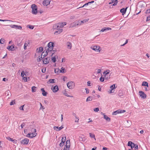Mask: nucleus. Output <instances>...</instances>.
<instances>
[{"instance_id":"e2e57ef3","label":"nucleus","mask_w":150,"mask_h":150,"mask_svg":"<svg viewBox=\"0 0 150 150\" xmlns=\"http://www.w3.org/2000/svg\"><path fill=\"white\" fill-rule=\"evenodd\" d=\"M85 89L86 90V93L87 94L89 93V90L87 88H85Z\"/></svg>"},{"instance_id":"2f4dec72","label":"nucleus","mask_w":150,"mask_h":150,"mask_svg":"<svg viewBox=\"0 0 150 150\" xmlns=\"http://www.w3.org/2000/svg\"><path fill=\"white\" fill-rule=\"evenodd\" d=\"M60 72L62 73H64L66 72L65 69L64 68L62 67L60 70Z\"/></svg>"},{"instance_id":"473e14b6","label":"nucleus","mask_w":150,"mask_h":150,"mask_svg":"<svg viewBox=\"0 0 150 150\" xmlns=\"http://www.w3.org/2000/svg\"><path fill=\"white\" fill-rule=\"evenodd\" d=\"M55 80L54 79H50L49 80L48 82L50 83H52L55 82Z\"/></svg>"},{"instance_id":"bf43d9fd","label":"nucleus","mask_w":150,"mask_h":150,"mask_svg":"<svg viewBox=\"0 0 150 150\" xmlns=\"http://www.w3.org/2000/svg\"><path fill=\"white\" fill-rule=\"evenodd\" d=\"M90 4L89 2H88L87 3H86L85 4L81 7H83L85 6H88V5Z\"/></svg>"},{"instance_id":"72a5a7b5","label":"nucleus","mask_w":150,"mask_h":150,"mask_svg":"<svg viewBox=\"0 0 150 150\" xmlns=\"http://www.w3.org/2000/svg\"><path fill=\"white\" fill-rule=\"evenodd\" d=\"M84 23L83 21H79L78 22V23H77V25H82V24H83V23Z\"/></svg>"},{"instance_id":"f8f14e48","label":"nucleus","mask_w":150,"mask_h":150,"mask_svg":"<svg viewBox=\"0 0 150 150\" xmlns=\"http://www.w3.org/2000/svg\"><path fill=\"white\" fill-rule=\"evenodd\" d=\"M64 127L62 126H61L60 127H58L54 126L53 127L54 129L56 131H59L62 129Z\"/></svg>"},{"instance_id":"f03ea898","label":"nucleus","mask_w":150,"mask_h":150,"mask_svg":"<svg viewBox=\"0 0 150 150\" xmlns=\"http://www.w3.org/2000/svg\"><path fill=\"white\" fill-rule=\"evenodd\" d=\"M61 24H59V23L55 24H54L53 26V28L54 29H56L57 30H58V31H56L54 34H56V33H57L58 32L59 33H61L63 29H59V28H61L60 26H61V25H60Z\"/></svg>"},{"instance_id":"a878e982","label":"nucleus","mask_w":150,"mask_h":150,"mask_svg":"<svg viewBox=\"0 0 150 150\" xmlns=\"http://www.w3.org/2000/svg\"><path fill=\"white\" fill-rule=\"evenodd\" d=\"M104 118L107 121L110 122V119L106 115H104Z\"/></svg>"},{"instance_id":"dca6fc26","label":"nucleus","mask_w":150,"mask_h":150,"mask_svg":"<svg viewBox=\"0 0 150 150\" xmlns=\"http://www.w3.org/2000/svg\"><path fill=\"white\" fill-rule=\"evenodd\" d=\"M7 48L9 50H11L12 51H13L14 50V46H8L7 47Z\"/></svg>"},{"instance_id":"423d86ee","label":"nucleus","mask_w":150,"mask_h":150,"mask_svg":"<svg viewBox=\"0 0 150 150\" xmlns=\"http://www.w3.org/2000/svg\"><path fill=\"white\" fill-rule=\"evenodd\" d=\"M68 87L70 89H73L74 87V83L73 81L69 82L67 84Z\"/></svg>"},{"instance_id":"4468645a","label":"nucleus","mask_w":150,"mask_h":150,"mask_svg":"<svg viewBox=\"0 0 150 150\" xmlns=\"http://www.w3.org/2000/svg\"><path fill=\"white\" fill-rule=\"evenodd\" d=\"M52 91L54 93L56 92L59 90L58 86L57 85H56L54 87L53 89H52Z\"/></svg>"},{"instance_id":"de8ad7c7","label":"nucleus","mask_w":150,"mask_h":150,"mask_svg":"<svg viewBox=\"0 0 150 150\" xmlns=\"http://www.w3.org/2000/svg\"><path fill=\"white\" fill-rule=\"evenodd\" d=\"M133 143L131 141H129L128 143V146H131Z\"/></svg>"},{"instance_id":"c03bdc74","label":"nucleus","mask_w":150,"mask_h":150,"mask_svg":"<svg viewBox=\"0 0 150 150\" xmlns=\"http://www.w3.org/2000/svg\"><path fill=\"white\" fill-rule=\"evenodd\" d=\"M93 110L95 112H98L99 110V108H97L93 109Z\"/></svg>"},{"instance_id":"58836bf2","label":"nucleus","mask_w":150,"mask_h":150,"mask_svg":"<svg viewBox=\"0 0 150 150\" xmlns=\"http://www.w3.org/2000/svg\"><path fill=\"white\" fill-rule=\"evenodd\" d=\"M56 59L55 57H52V61L54 62H56Z\"/></svg>"},{"instance_id":"6e6552de","label":"nucleus","mask_w":150,"mask_h":150,"mask_svg":"<svg viewBox=\"0 0 150 150\" xmlns=\"http://www.w3.org/2000/svg\"><path fill=\"white\" fill-rule=\"evenodd\" d=\"M70 141L67 140L66 142V144L65 146L64 147V149H65V150H69V148L70 147Z\"/></svg>"},{"instance_id":"f704fd0d","label":"nucleus","mask_w":150,"mask_h":150,"mask_svg":"<svg viewBox=\"0 0 150 150\" xmlns=\"http://www.w3.org/2000/svg\"><path fill=\"white\" fill-rule=\"evenodd\" d=\"M5 41V40L4 39L1 38L0 40V43L3 44L4 43Z\"/></svg>"},{"instance_id":"680f3d73","label":"nucleus","mask_w":150,"mask_h":150,"mask_svg":"<svg viewBox=\"0 0 150 150\" xmlns=\"http://www.w3.org/2000/svg\"><path fill=\"white\" fill-rule=\"evenodd\" d=\"M49 52H48V51L47 50V51L46 52V54H44V55L42 54V55H43V56H44V57H45L47 56V55L48 54Z\"/></svg>"},{"instance_id":"7ed1b4c3","label":"nucleus","mask_w":150,"mask_h":150,"mask_svg":"<svg viewBox=\"0 0 150 150\" xmlns=\"http://www.w3.org/2000/svg\"><path fill=\"white\" fill-rule=\"evenodd\" d=\"M32 131L33 132H30L27 134L26 136L27 137L32 138L36 136L37 133H36V131L35 129H32Z\"/></svg>"},{"instance_id":"39448f33","label":"nucleus","mask_w":150,"mask_h":150,"mask_svg":"<svg viewBox=\"0 0 150 150\" xmlns=\"http://www.w3.org/2000/svg\"><path fill=\"white\" fill-rule=\"evenodd\" d=\"M100 47L98 46H92L91 47V48L96 52H100Z\"/></svg>"},{"instance_id":"1a4fd4ad","label":"nucleus","mask_w":150,"mask_h":150,"mask_svg":"<svg viewBox=\"0 0 150 150\" xmlns=\"http://www.w3.org/2000/svg\"><path fill=\"white\" fill-rule=\"evenodd\" d=\"M139 95L141 97L143 98H145L146 97V95L145 94L144 92L142 91H139Z\"/></svg>"},{"instance_id":"ddd939ff","label":"nucleus","mask_w":150,"mask_h":150,"mask_svg":"<svg viewBox=\"0 0 150 150\" xmlns=\"http://www.w3.org/2000/svg\"><path fill=\"white\" fill-rule=\"evenodd\" d=\"M30 40H27L25 41V42L24 43V49L25 50L26 49L27 47V46L28 45L30 44Z\"/></svg>"},{"instance_id":"9d476101","label":"nucleus","mask_w":150,"mask_h":150,"mask_svg":"<svg viewBox=\"0 0 150 150\" xmlns=\"http://www.w3.org/2000/svg\"><path fill=\"white\" fill-rule=\"evenodd\" d=\"M50 0H44L43 2V5L44 6H47L50 4Z\"/></svg>"},{"instance_id":"4be33fe9","label":"nucleus","mask_w":150,"mask_h":150,"mask_svg":"<svg viewBox=\"0 0 150 150\" xmlns=\"http://www.w3.org/2000/svg\"><path fill=\"white\" fill-rule=\"evenodd\" d=\"M43 50L42 47H41L37 49V51L38 52H42Z\"/></svg>"},{"instance_id":"ea45409f","label":"nucleus","mask_w":150,"mask_h":150,"mask_svg":"<svg viewBox=\"0 0 150 150\" xmlns=\"http://www.w3.org/2000/svg\"><path fill=\"white\" fill-rule=\"evenodd\" d=\"M25 75V74L24 71L23 70L21 73V76L22 77H23Z\"/></svg>"},{"instance_id":"8fccbe9b","label":"nucleus","mask_w":150,"mask_h":150,"mask_svg":"<svg viewBox=\"0 0 150 150\" xmlns=\"http://www.w3.org/2000/svg\"><path fill=\"white\" fill-rule=\"evenodd\" d=\"M96 70V72L98 74L100 73L101 72V70L100 69H97Z\"/></svg>"},{"instance_id":"a211bd4d","label":"nucleus","mask_w":150,"mask_h":150,"mask_svg":"<svg viewBox=\"0 0 150 150\" xmlns=\"http://www.w3.org/2000/svg\"><path fill=\"white\" fill-rule=\"evenodd\" d=\"M41 91L42 92V94L44 96H46L47 94V92H46L44 88H42L41 89Z\"/></svg>"},{"instance_id":"bb28decb","label":"nucleus","mask_w":150,"mask_h":150,"mask_svg":"<svg viewBox=\"0 0 150 150\" xmlns=\"http://www.w3.org/2000/svg\"><path fill=\"white\" fill-rule=\"evenodd\" d=\"M67 23L66 22H63L62 23H59V24H60L61 25V26H60L61 28H62L64 25H66Z\"/></svg>"},{"instance_id":"4d7b16f0","label":"nucleus","mask_w":150,"mask_h":150,"mask_svg":"<svg viewBox=\"0 0 150 150\" xmlns=\"http://www.w3.org/2000/svg\"><path fill=\"white\" fill-rule=\"evenodd\" d=\"M6 138L7 139L10 141H11V140L12 139L11 138L9 137H6Z\"/></svg>"},{"instance_id":"7c9ffc66","label":"nucleus","mask_w":150,"mask_h":150,"mask_svg":"<svg viewBox=\"0 0 150 150\" xmlns=\"http://www.w3.org/2000/svg\"><path fill=\"white\" fill-rule=\"evenodd\" d=\"M93 97L92 96H89L88 97L86 100V101L87 102V101H91L93 99Z\"/></svg>"},{"instance_id":"49530a36","label":"nucleus","mask_w":150,"mask_h":150,"mask_svg":"<svg viewBox=\"0 0 150 150\" xmlns=\"http://www.w3.org/2000/svg\"><path fill=\"white\" fill-rule=\"evenodd\" d=\"M89 20V18H86L83 19V21L84 23H86V22H88Z\"/></svg>"},{"instance_id":"aec40b11","label":"nucleus","mask_w":150,"mask_h":150,"mask_svg":"<svg viewBox=\"0 0 150 150\" xmlns=\"http://www.w3.org/2000/svg\"><path fill=\"white\" fill-rule=\"evenodd\" d=\"M111 28H102L100 30V31L104 32L105 31L111 30Z\"/></svg>"},{"instance_id":"69168bd1","label":"nucleus","mask_w":150,"mask_h":150,"mask_svg":"<svg viewBox=\"0 0 150 150\" xmlns=\"http://www.w3.org/2000/svg\"><path fill=\"white\" fill-rule=\"evenodd\" d=\"M128 42V40H127L122 45H121V46H124Z\"/></svg>"},{"instance_id":"79ce46f5","label":"nucleus","mask_w":150,"mask_h":150,"mask_svg":"<svg viewBox=\"0 0 150 150\" xmlns=\"http://www.w3.org/2000/svg\"><path fill=\"white\" fill-rule=\"evenodd\" d=\"M27 27L31 29H33L34 28V27L30 25H28Z\"/></svg>"},{"instance_id":"4c0bfd02","label":"nucleus","mask_w":150,"mask_h":150,"mask_svg":"<svg viewBox=\"0 0 150 150\" xmlns=\"http://www.w3.org/2000/svg\"><path fill=\"white\" fill-rule=\"evenodd\" d=\"M66 140V137L65 136L63 137L62 138L61 140L62 141H63L64 142Z\"/></svg>"},{"instance_id":"0eeeda50","label":"nucleus","mask_w":150,"mask_h":150,"mask_svg":"<svg viewBox=\"0 0 150 150\" xmlns=\"http://www.w3.org/2000/svg\"><path fill=\"white\" fill-rule=\"evenodd\" d=\"M29 140L27 138H25L23 139H22L21 141V144L23 145L27 144L28 143Z\"/></svg>"},{"instance_id":"b1692460","label":"nucleus","mask_w":150,"mask_h":150,"mask_svg":"<svg viewBox=\"0 0 150 150\" xmlns=\"http://www.w3.org/2000/svg\"><path fill=\"white\" fill-rule=\"evenodd\" d=\"M117 111L118 112V113H124L125 112V110H120V109H118L117 110Z\"/></svg>"},{"instance_id":"3c124183","label":"nucleus","mask_w":150,"mask_h":150,"mask_svg":"<svg viewBox=\"0 0 150 150\" xmlns=\"http://www.w3.org/2000/svg\"><path fill=\"white\" fill-rule=\"evenodd\" d=\"M11 141L14 144H16L17 142V140L16 139H12Z\"/></svg>"},{"instance_id":"f3484780","label":"nucleus","mask_w":150,"mask_h":150,"mask_svg":"<svg viewBox=\"0 0 150 150\" xmlns=\"http://www.w3.org/2000/svg\"><path fill=\"white\" fill-rule=\"evenodd\" d=\"M67 47L68 49H71L72 47V44L70 42H67Z\"/></svg>"},{"instance_id":"e433bc0d","label":"nucleus","mask_w":150,"mask_h":150,"mask_svg":"<svg viewBox=\"0 0 150 150\" xmlns=\"http://www.w3.org/2000/svg\"><path fill=\"white\" fill-rule=\"evenodd\" d=\"M110 72V71L109 70H107L104 72V74H105V75L108 74Z\"/></svg>"},{"instance_id":"c9c22d12","label":"nucleus","mask_w":150,"mask_h":150,"mask_svg":"<svg viewBox=\"0 0 150 150\" xmlns=\"http://www.w3.org/2000/svg\"><path fill=\"white\" fill-rule=\"evenodd\" d=\"M16 29H18L19 30H21L22 28V27L20 25H16V26L15 28Z\"/></svg>"},{"instance_id":"0e129e2a","label":"nucleus","mask_w":150,"mask_h":150,"mask_svg":"<svg viewBox=\"0 0 150 150\" xmlns=\"http://www.w3.org/2000/svg\"><path fill=\"white\" fill-rule=\"evenodd\" d=\"M25 126V124L24 123H23L21 125V128H23V127Z\"/></svg>"},{"instance_id":"09e8293b","label":"nucleus","mask_w":150,"mask_h":150,"mask_svg":"<svg viewBox=\"0 0 150 150\" xmlns=\"http://www.w3.org/2000/svg\"><path fill=\"white\" fill-rule=\"evenodd\" d=\"M100 80L101 82H103L104 80V78L102 76H101L100 78Z\"/></svg>"},{"instance_id":"774afa93","label":"nucleus","mask_w":150,"mask_h":150,"mask_svg":"<svg viewBox=\"0 0 150 150\" xmlns=\"http://www.w3.org/2000/svg\"><path fill=\"white\" fill-rule=\"evenodd\" d=\"M87 83V85L88 86H91V85H90L91 83L90 82V81H88Z\"/></svg>"},{"instance_id":"2eb2a0df","label":"nucleus","mask_w":150,"mask_h":150,"mask_svg":"<svg viewBox=\"0 0 150 150\" xmlns=\"http://www.w3.org/2000/svg\"><path fill=\"white\" fill-rule=\"evenodd\" d=\"M127 7L125 8H122L120 9V12L122 13V15H124L126 13Z\"/></svg>"},{"instance_id":"603ef678","label":"nucleus","mask_w":150,"mask_h":150,"mask_svg":"<svg viewBox=\"0 0 150 150\" xmlns=\"http://www.w3.org/2000/svg\"><path fill=\"white\" fill-rule=\"evenodd\" d=\"M12 28H15L16 26V25H9Z\"/></svg>"},{"instance_id":"052dcab7","label":"nucleus","mask_w":150,"mask_h":150,"mask_svg":"<svg viewBox=\"0 0 150 150\" xmlns=\"http://www.w3.org/2000/svg\"><path fill=\"white\" fill-rule=\"evenodd\" d=\"M150 20V15L149 16H148L147 17L146 21H149Z\"/></svg>"},{"instance_id":"f257e3e1","label":"nucleus","mask_w":150,"mask_h":150,"mask_svg":"<svg viewBox=\"0 0 150 150\" xmlns=\"http://www.w3.org/2000/svg\"><path fill=\"white\" fill-rule=\"evenodd\" d=\"M54 42H49L47 44V47L48 48L47 50V51H48V52H51V53H52L51 56L54 53V52L55 51V50H53V47H54Z\"/></svg>"},{"instance_id":"cd10ccee","label":"nucleus","mask_w":150,"mask_h":150,"mask_svg":"<svg viewBox=\"0 0 150 150\" xmlns=\"http://www.w3.org/2000/svg\"><path fill=\"white\" fill-rule=\"evenodd\" d=\"M142 86H147V87H149L148 83L146 81H143L142 82Z\"/></svg>"},{"instance_id":"20e7f679","label":"nucleus","mask_w":150,"mask_h":150,"mask_svg":"<svg viewBox=\"0 0 150 150\" xmlns=\"http://www.w3.org/2000/svg\"><path fill=\"white\" fill-rule=\"evenodd\" d=\"M31 8H32V13L33 14H36L37 13L38 11L37 7L35 4H33L31 5Z\"/></svg>"},{"instance_id":"9b49d317","label":"nucleus","mask_w":150,"mask_h":150,"mask_svg":"<svg viewBox=\"0 0 150 150\" xmlns=\"http://www.w3.org/2000/svg\"><path fill=\"white\" fill-rule=\"evenodd\" d=\"M50 60V58H46L43 59V63L45 64H47L49 62V61Z\"/></svg>"},{"instance_id":"864d4df0","label":"nucleus","mask_w":150,"mask_h":150,"mask_svg":"<svg viewBox=\"0 0 150 150\" xmlns=\"http://www.w3.org/2000/svg\"><path fill=\"white\" fill-rule=\"evenodd\" d=\"M24 105H23L21 106L20 107V108H19L21 110H24L23 107H24Z\"/></svg>"},{"instance_id":"13d9d810","label":"nucleus","mask_w":150,"mask_h":150,"mask_svg":"<svg viewBox=\"0 0 150 150\" xmlns=\"http://www.w3.org/2000/svg\"><path fill=\"white\" fill-rule=\"evenodd\" d=\"M146 13H150V8L147 9L146 11Z\"/></svg>"},{"instance_id":"a18cd8bd","label":"nucleus","mask_w":150,"mask_h":150,"mask_svg":"<svg viewBox=\"0 0 150 150\" xmlns=\"http://www.w3.org/2000/svg\"><path fill=\"white\" fill-rule=\"evenodd\" d=\"M64 142L61 141V142L59 144V145L60 147H62L63 146V145H64Z\"/></svg>"},{"instance_id":"37998d69","label":"nucleus","mask_w":150,"mask_h":150,"mask_svg":"<svg viewBox=\"0 0 150 150\" xmlns=\"http://www.w3.org/2000/svg\"><path fill=\"white\" fill-rule=\"evenodd\" d=\"M118 114H119V113L118 112H117V110L116 111L112 113V115H117Z\"/></svg>"},{"instance_id":"393cba45","label":"nucleus","mask_w":150,"mask_h":150,"mask_svg":"<svg viewBox=\"0 0 150 150\" xmlns=\"http://www.w3.org/2000/svg\"><path fill=\"white\" fill-rule=\"evenodd\" d=\"M43 53L42 54L41 56H39L37 59V61L38 62H40L41 60L42 59V55L43 54Z\"/></svg>"},{"instance_id":"338daca9","label":"nucleus","mask_w":150,"mask_h":150,"mask_svg":"<svg viewBox=\"0 0 150 150\" xmlns=\"http://www.w3.org/2000/svg\"><path fill=\"white\" fill-rule=\"evenodd\" d=\"M23 77V79H24V80L25 81V82H27V77Z\"/></svg>"},{"instance_id":"c756f323","label":"nucleus","mask_w":150,"mask_h":150,"mask_svg":"<svg viewBox=\"0 0 150 150\" xmlns=\"http://www.w3.org/2000/svg\"><path fill=\"white\" fill-rule=\"evenodd\" d=\"M89 134L91 138H94L96 140L95 135L91 133H90Z\"/></svg>"},{"instance_id":"c85d7f7f","label":"nucleus","mask_w":150,"mask_h":150,"mask_svg":"<svg viewBox=\"0 0 150 150\" xmlns=\"http://www.w3.org/2000/svg\"><path fill=\"white\" fill-rule=\"evenodd\" d=\"M118 96L120 97H122V96H123V93H122V92L121 90H120L119 91L118 93Z\"/></svg>"},{"instance_id":"6e6d98bb","label":"nucleus","mask_w":150,"mask_h":150,"mask_svg":"<svg viewBox=\"0 0 150 150\" xmlns=\"http://www.w3.org/2000/svg\"><path fill=\"white\" fill-rule=\"evenodd\" d=\"M135 144H134V143H133L132 144V145L130 146L131 149H133L134 147V146H135Z\"/></svg>"},{"instance_id":"412c9836","label":"nucleus","mask_w":150,"mask_h":150,"mask_svg":"<svg viewBox=\"0 0 150 150\" xmlns=\"http://www.w3.org/2000/svg\"><path fill=\"white\" fill-rule=\"evenodd\" d=\"M117 0H112V2H110L109 4H110L111 3H114V4H113V6L116 5L118 2Z\"/></svg>"},{"instance_id":"5fc2aeb1","label":"nucleus","mask_w":150,"mask_h":150,"mask_svg":"<svg viewBox=\"0 0 150 150\" xmlns=\"http://www.w3.org/2000/svg\"><path fill=\"white\" fill-rule=\"evenodd\" d=\"M15 103V101L14 100H12L10 103V105H11L14 104Z\"/></svg>"},{"instance_id":"6ab92c4d","label":"nucleus","mask_w":150,"mask_h":150,"mask_svg":"<svg viewBox=\"0 0 150 150\" xmlns=\"http://www.w3.org/2000/svg\"><path fill=\"white\" fill-rule=\"evenodd\" d=\"M110 88H111L110 91V93H112L113 91H112L115 88H116L115 87V84H113L110 87Z\"/></svg>"},{"instance_id":"a19ab883","label":"nucleus","mask_w":150,"mask_h":150,"mask_svg":"<svg viewBox=\"0 0 150 150\" xmlns=\"http://www.w3.org/2000/svg\"><path fill=\"white\" fill-rule=\"evenodd\" d=\"M36 87L34 86H33L32 87V91L33 92H35V91H36V89H35V88H36Z\"/></svg>"},{"instance_id":"5701e85b","label":"nucleus","mask_w":150,"mask_h":150,"mask_svg":"<svg viewBox=\"0 0 150 150\" xmlns=\"http://www.w3.org/2000/svg\"><path fill=\"white\" fill-rule=\"evenodd\" d=\"M63 94L64 95H65L66 96L68 97H73V96H71L68 95L67 94V91H64L63 92Z\"/></svg>"}]
</instances>
